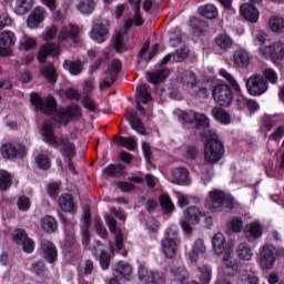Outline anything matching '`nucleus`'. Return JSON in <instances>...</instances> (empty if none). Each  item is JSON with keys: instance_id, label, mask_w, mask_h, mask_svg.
Returning <instances> with one entry per match:
<instances>
[{"instance_id": "f257e3e1", "label": "nucleus", "mask_w": 284, "mask_h": 284, "mask_svg": "<svg viewBox=\"0 0 284 284\" xmlns=\"http://www.w3.org/2000/svg\"><path fill=\"white\" fill-rule=\"evenodd\" d=\"M30 101L31 105H34L37 110L42 111L48 116H52V120L58 125H68L70 121H79L82 116L81 106L77 104L57 110V99L52 95L43 100L39 94L31 93Z\"/></svg>"}, {"instance_id": "f03ea898", "label": "nucleus", "mask_w": 284, "mask_h": 284, "mask_svg": "<svg viewBox=\"0 0 284 284\" xmlns=\"http://www.w3.org/2000/svg\"><path fill=\"white\" fill-rule=\"evenodd\" d=\"M42 134L45 143L52 145V148H59L60 154L68 161L70 172H72V174H79L77 172V168H74V163L72 162V159L77 156V146L74 145V142L70 141V138L65 135L57 138V135H54V124L50 120L43 121Z\"/></svg>"}, {"instance_id": "7ed1b4c3", "label": "nucleus", "mask_w": 284, "mask_h": 284, "mask_svg": "<svg viewBox=\"0 0 284 284\" xmlns=\"http://www.w3.org/2000/svg\"><path fill=\"white\" fill-rule=\"evenodd\" d=\"M201 139L205 140L204 159L210 165H215L225 155V145L219 140V135L212 130L201 133Z\"/></svg>"}, {"instance_id": "20e7f679", "label": "nucleus", "mask_w": 284, "mask_h": 284, "mask_svg": "<svg viewBox=\"0 0 284 284\" xmlns=\"http://www.w3.org/2000/svg\"><path fill=\"white\" fill-rule=\"evenodd\" d=\"M205 207L210 212H225V210H234V197L219 189L209 192Z\"/></svg>"}, {"instance_id": "39448f33", "label": "nucleus", "mask_w": 284, "mask_h": 284, "mask_svg": "<svg viewBox=\"0 0 284 284\" xmlns=\"http://www.w3.org/2000/svg\"><path fill=\"white\" fill-rule=\"evenodd\" d=\"M179 243H181L179 229L172 225L166 230V236L161 242L162 252L166 258H174L176 256Z\"/></svg>"}, {"instance_id": "423d86ee", "label": "nucleus", "mask_w": 284, "mask_h": 284, "mask_svg": "<svg viewBox=\"0 0 284 284\" xmlns=\"http://www.w3.org/2000/svg\"><path fill=\"white\" fill-rule=\"evenodd\" d=\"M105 223L111 234H114V244L110 242L111 252H116L118 254H122V256H128V251L123 250L125 247V244L123 243V233L121 232V229L116 227V220L108 215L105 217Z\"/></svg>"}, {"instance_id": "0eeeda50", "label": "nucleus", "mask_w": 284, "mask_h": 284, "mask_svg": "<svg viewBox=\"0 0 284 284\" xmlns=\"http://www.w3.org/2000/svg\"><path fill=\"white\" fill-rule=\"evenodd\" d=\"M212 95L215 103L222 108H230V105H232V101L234 100L232 88H230L227 84H217L213 89Z\"/></svg>"}, {"instance_id": "6e6552de", "label": "nucleus", "mask_w": 284, "mask_h": 284, "mask_svg": "<svg viewBox=\"0 0 284 284\" xmlns=\"http://www.w3.org/2000/svg\"><path fill=\"white\" fill-rule=\"evenodd\" d=\"M201 211L196 206H190L183 212V220L180 225L185 234H192V225H199Z\"/></svg>"}, {"instance_id": "1a4fd4ad", "label": "nucleus", "mask_w": 284, "mask_h": 284, "mask_svg": "<svg viewBox=\"0 0 284 284\" xmlns=\"http://www.w3.org/2000/svg\"><path fill=\"white\" fill-rule=\"evenodd\" d=\"M119 72H121V60H113L105 71L106 78L100 80L99 89L101 92H104L108 88H112L116 77H119Z\"/></svg>"}, {"instance_id": "9d476101", "label": "nucleus", "mask_w": 284, "mask_h": 284, "mask_svg": "<svg viewBox=\"0 0 284 284\" xmlns=\"http://www.w3.org/2000/svg\"><path fill=\"white\" fill-rule=\"evenodd\" d=\"M276 247L272 244H264L260 248V265L263 270H272L276 263Z\"/></svg>"}, {"instance_id": "9b49d317", "label": "nucleus", "mask_w": 284, "mask_h": 284, "mask_svg": "<svg viewBox=\"0 0 284 284\" xmlns=\"http://www.w3.org/2000/svg\"><path fill=\"white\" fill-rule=\"evenodd\" d=\"M138 276L141 283L144 284H164L165 277L163 273L153 272L145 267L144 265H140L138 268Z\"/></svg>"}, {"instance_id": "f8f14e48", "label": "nucleus", "mask_w": 284, "mask_h": 284, "mask_svg": "<svg viewBox=\"0 0 284 284\" xmlns=\"http://www.w3.org/2000/svg\"><path fill=\"white\" fill-rule=\"evenodd\" d=\"M12 241L17 245H21L26 254H32L34 252V247L37 244H34L32 239L28 237V233H26V230L18 229L13 231Z\"/></svg>"}, {"instance_id": "ddd939ff", "label": "nucleus", "mask_w": 284, "mask_h": 284, "mask_svg": "<svg viewBox=\"0 0 284 284\" xmlns=\"http://www.w3.org/2000/svg\"><path fill=\"white\" fill-rule=\"evenodd\" d=\"M109 26L106 21L95 22L90 31L91 39L97 43H105L110 37Z\"/></svg>"}, {"instance_id": "4468645a", "label": "nucleus", "mask_w": 284, "mask_h": 284, "mask_svg": "<svg viewBox=\"0 0 284 284\" xmlns=\"http://www.w3.org/2000/svg\"><path fill=\"white\" fill-rule=\"evenodd\" d=\"M40 250L47 263H57V260L59 258V252L57 251V246L52 241L42 239L40 241Z\"/></svg>"}, {"instance_id": "2eb2a0df", "label": "nucleus", "mask_w": 284, "mask_h": 284, "mask_svg": "<svg viewBox=\"0 0 284 284\" xmlns=\"http://www.w3.org/2000/svg\"><path fill=\"white\" fill-rule=\"evenodd\" d=\"M17 43V36L12 31H3L0 34V57H10L12 50L11 45Z\"/></svg>"}, {"instance_id": "dca6fc26", "label": "nucleus", "mask_w": 284, "mask_h": 284, "mask_svg": "<svg viewBox=\"0 0 284 284\" xmlns=\"http://www.w3.org/2000/svg\"><path fill=\"white\" fill-rule=\"evenodd\" d=\"M261 54L263 57H270L274 61H283L284 59V44L282 42H274L270 47L260 48Z\"/></svg>"}, {"instance_id": "f3484780", "label": "nucleus", "mask_w": 284, "mask_h": 284, "mask_svg": "<svg viewBox=\"0 0 284 284\" xmlns=\"http://www.w3.org/2000/svg\"><path fill=\"white\" fill-rule=\"evenodd\" d=\"M152 101V92L150 91V85L142 84L138 87V100H136V110L145 116V109L141 105V103H150Z\"/></svg>"}, {"instance_id": "a211bd4d", "label": "nucleus", "mask_w": 284, "mask_h": 284, "mask_svg": "<svg viewBox=\"0 0 284 284\" xmlns=\"http://www.w3.org/2000/svg\"><path fill=\"white\" fill-rule=\"evenodd\" d=\"M61 54V47L55 43H47L40 47L38 53V61L45 63L48 57H59Z\"/></svg>"}, {"instance_id": "6ab92c4d", "label": "nucleus", "mask_w": 284, "mask_h": 284, "mask_svg": "<svg viewBox=\"0 0 284 284\" xmlns=\"http://www.w3.org/2000/svg\"><path fill=\"white\" fill-rule=\"evenodd\" d=\"M60 210L67 214H77L78 205L72 194L63 193L58 199Z\"/></svg>"}, {"instance_id": "aec40b11", "label": "nucleus", "mask_w": 284, "mask_h": 284, "mask_svg": "<svg viewBox=\"0 0 284 284\" xmlns=\"http://www.w3.org/2000/svg\"><path fill=\"white\" fill-rule=\"evenodd\" d=\"M251 83L250 92L253 97H261V94L267 92V81L263 75L255 74L251 77Z\"/></svg>"}, {"instance_id": "412c9836", "label": "nucleus", "mask_w": 284, "mask_h": 284, "mask_svg": "<svg viewBox=\"0 0 284 284\" xmlns=\"http://www.w3.org/2000/svg\"><path fill=\"white\" fill-rule=\"evenodd\" d=\"M48 16V11L44 8L38 7L28 17L27 24L29 28L34 30V28H39V24L43 23L45 17Z\"/></svg>"}, {"instance_id": "4be33fe9", "label": "nucleus", "mask_w": 284, "mask_h": 284, "mask_svg": "<svg viewBox=\"0 0 284 284\" xmlns=\"http://www.w3.org/2000/svg\"><path fill=\"white\" fill-rule=\"evenodd\" d=\"M77 37H79V28L72 24H69V26L62 27L58 36V41L60 43H63V41H68V39H71L73 43H77Z\"/></svg>"}, {"instance_id": "5701e85b", "label": "nucleus", "mask_w": 284, "mask_h": 284, "mask_svg": "<svg viewBox=\"0 0 284 284\" xmlns=\"http://www.w3.org/2000/svg\"><path fill=\"white\" fill-rule=\"evenodd\" d=\"M125 119L130 122V125L133 130H136L139 134L145 136V126H143V122H141V118L136 114L135 111L126 110Z\"/></svg>"}, {"instance_id": "b1692460", "label": "nucleus", "mask_w": 284, "mask_h": 284, "mask_svg": "<svg viewBox=\"0 0 284 284\" xmlns=\"http://www.w3.org/2000/svg\"><path fill=\"white\" fill-rule=\"evenodd\" d=\"M114 276L118 278H125V281H130V276L132 275V266L124 261H120L116 265L112 267Z\"/></svg>"}, {"instance_id": "393cba45", "label": "nucleus", "mask_w": 284, "mask_h": 284, "mask_svg": "<svg viewBox=\"0 0 284 284\" xmlns=\"http://www.w3.org/2000/svg\"><path fill=\"white\" fill-rule=\"evenodd\" d=\"M82 221L84 225V231L82 235L83 245H90V225L92 223V213H90V209H84L82 214Z\"/></svg>"}, {"instance_id": "a878e982", "label": "nucleus", "mask_w": 284, "mask_h": 284, "mask_svg": "<svg viewBox=\"0 0 284 284\" xmlns=\"http://www.w3.org/2000/svg\"><path fill=\"white\" fill-rule=\"evenodd\" d=\"M212 245L215 254L217 256H221V254H225L227 251H231L232 248L225 246V235L223 233H216L213 236Z\"/></svg>"}, {"instance_id": "bb28decb", "label": "nucleus", "mask_w": 284, "mask_h": 284, "mask_svg": "<svg viewBox=\"0 0 284 284\" xmlns=\"http://www.w3.org/2000/svg\"><path fill=\"white\" fill-rule=\"evenodd\" d=\"M171 176L172 183H175V185H186L190 171L185 168H176L172 171Z\"/></svg>"}, {"instance_id": "cd10ccee", "label": "nucleus", "mask_w": 284, "mask_h": 284, "mask_svg": "<svg viewBox=\"0 0 284 284\" xmlns=\"http://www.w3.org/2000/svg\"><path fill=\"white\" fill-rule=\"evenodd\" d=\"M34 6V0H16L13 6V12L16 14H28L30 10H32V7Z\"/></svg>"}, {"instance_id": "c85d7f7f", "label": "nucleus", "mask_w": 284, "mask_h": 284, "mask_svg": "<svg viewBox=\"0 0 284 284\" xmlns=\"http://www.w3.org/2000/svg\"><path fill=\"white\" fill-rule=\"evenodd\" d=\"M50 156H52V152H50L49 150H43L40 154L36 156V163L40 168V170H50L52 165Z\"/></svg>"}, {"instance_id": "c756f323", "label": "nucleus", "mask_w": 284, "mask_h": 284, "mask_svg": "<svg viewBox=\"0 0 284 284\" xmlns=\"http://www.w3.org/2000/svg\"><path fill=\"white\" fill-rule=\"evenodd\" d=\"M197 12L201 17H204V19L212 20L219 17V8L212 3H207L197 8Z\"/></svg>"}, {"instance_id": "7c9ffc66", "label": "nucleus", "mask_w": 284, "mask_h": 284, "mask_svg": "<svg viewBox=\"0 0 284 284\" xmlns=\"http://www.w3.org/2000/svg\"><path fill=\"white\" fill-rule=\"evenodd\" d=\"M234 63L237 68H247L250 65V52L239 49L234 52Z\"/></svg>"}, {"instance_id": "2f4dec72", "label": "nucleus", "mask_w": 284, "mask_h": 284, "mask_svg": "<svg viewBox=\"0 0 284 284\" xmlns=\"http://www.w3.org/2000/svg\"><path fill=\"white\" fill-rule=\"evenodd\" d=\"M212 115L214 116L215 121L223 123V125H230L232 123V116L222 108H213Z\"/></svg>"}, {"instance_id": "473e14b6", "label": "nucleus", "mask_w": 284, "mask_h": 284, "mask_svg": "<svg viewBox=\"0 0 284 284\" xmlns=\"http://www.w3.org/2000/svg\"><path fill=\"white\" fill-rule=\"evenodd\" d=\"M148 81L156 85V83H161V81H165L170 77V70L161 69L154 72H148Z\"/></svg>"}, {"instance_id": "72a5a7b5", "label": "nucleus", "mask_w": 284, "mask_h": 284, "mask_svg": "<svg viewBox=\"0 0 284 284\" xmlns=\"http://www.w3.org/2000/svg\"><path fill=\"white\" fill-rule=\"evenodd\" d=\"M103 174L115 179L125 176V166L123 164H110L103 170Z\"/></svg>"}, {"instance_id": "f704fd0d", "label": "nucleus", "mask_w": 284, "mask_h": 284, "mask_svg": "<svg viewBox=\"0 0 284 284\" xmlns=\"http://www.w3.org/2000/svg\"><path fill=\"white\" fill-rule=\"evenodd\" d=\"M41 227L43 232H47V234H54L57 230L59 229V225L57 224V220L50 215H47L41 219Z\"/></svg>"}, {"instance_id": "c9c22d12", "label": "nucleus", "mask_w": 284, "mask_h": 284, "mask_svg": "<svg viewBox=\"0 0 284 284\" xmlns=\"http://www.w3.org/2000/svg\"><path fill=\"white\" fill-rule=\"evenodd\" d=\"M62 65L64 70H68V72H70V74H73L74 77L83 72V63H81V60H65Z\"/></svg>"}, {"instance_id": "e433bc0d", "label": "nucleus", "mask_w": 284, "mask_h": 284, "mask_svg": "<svg viewBox=\"0 0 284 284\" xmlns=\"http://www.w3.org/2000/svg\"><path fill=\"white\" fill-rule=\"evenodd\" d=\"M41 74L47 79V81H49V83H57V79H59L54 64L43 65L41 68Z\"/></svg>"}, {"instance_id": "4c0bfd02", "label": "nucleus", "mask_w": 284, "mask_h": 284, "mask_svg": "<svg viewBox=\"0 0 284 284\" xmlns=\"http://www.w3.org/2000/svg\"><path fill=\"white\" fill-rule=\"evenodd\" d=\"M187 57V49H181V51H176L175 53H171L162 59L161 64L168 65L170 61L173 59L176 63H181Z\"/></svg>"}, {"instance_id": "58836bf2", "label": "nucleus", "mask_w": 284, "mask_h": 284, "mask_svg": "<svg viewBox=\"0 0 284 284\" xmlns=\"http://www.w3.org/2000/svg\"><path fill=\"white\" fill-rule=\"evenodd\" d=\"M268 26L272 32L283 34L284 32V19L278 16H273L268 19Z\"/></svg>"}, {"instance_id": "ea45409f", "label": "nucleus", "mask_w": 284, "mask_h": 284, "mask_svg": "<svg viewBox=\"0 0 284 284\" xmlns=\"http://www.w3.org/2000/svg\"><path fill=\"white\" fill-rule=\"evenodd\" d=\"M12 186V174L6 170H0V190L6 192Z\"/></svg>"}, {"instance_id": "a19ab883", "label": "nucleus", "mask_w": 284, "mask_h": 284, "mask_svg": "<svg viewBox=\"0 0 284 284\" xmlns=\"http://www.w3.org/2000/svg\"><path fill=\"white\" fill-rule=\"evenodd\" d=\"M94 0H79L77 9L82 14H92L94 12Z\"/></svg>"}, {"instance_id": "79ce46f5", "label": "nucleus", "mask_w": 284, "mask_h": 284, "mask_svg": "<svg viewBox=\"0 0 284 284\" xmlns=\"http://www.w3.org/2000/svg\"><path fill=\"white\" fill-rule=\"evenodd\" d=\"M215 43L217 47L221 48V50H230V48H232V45H234V41L232 40V38H230V36L227 34H219L215 38Z\"/></svg>"}, {"instance_id": "37998d69", "label": "nucleus", "mask_w": 284, "mask_h": 284, "mask_svg": "<svg viewBox=\"0 0 284 284\" xmlns=\"http://www.w3.org/2000/svg\"><path fill=\"white\" fill-rule=\"evenodd\" d=\"M1 155L4 159H17L19 155V149L10 143L3 144L1 148Z\"/></svg>"}, {"instance_id": "c03bdc74", "label": "nucleus", "mask_w": 284, "mask_h": 284, "mask_svg": "<svg viewBox=\"0 0 284 284\" xmlns=\"http://www.w3.org/2000/svg\"><path fill=\"white\" fill-rule=\"evenodd\" d=\"M223 265L225 267V270H231L232 272H226V274L229 276H234V270H236V263H234L232 261V250L231 251H226L225 253H223Z\"/></svg>"}, {"instance_id": "a18cd8bd", "label": "nucleus", "mask_w": 284, "mask_h": 284, "mask_svg": "<svg viewBox=\"0 0 284 284\" xmlns=\"http://www.w3.org/2000/svg\"><path fill=\"white\" fill-rule=\"evenodd\" d=\"M174 281L180 284H185V278H187V270L184 266H178L171 270Z\"/></svg>"}, {"instance_id": "49530a36", "label": "nucleus", "mask_w": 284, "mask_h": 284, "mask_svg": "<svg viewBox=\"0 0 284 284\" xmlns=\"http://www.w3.org/2000/svg\"><path fill=\"white\" fill-rule=\"evenodd\" d=\"M199 272L202 284H209L212 281V266L205 264L199 267Z\"/></svg>"}, {"instance_id": "de8ad7c7", "label": "nucleus", "mask_w": 284, "mask_h": 284, "mask_svg": "<svg viewBox=\"0 0 284 284\" xmlns=\"http://www.w3.org/2000/svg\"><path fill=\"white\" fill-rule=\"evenodd\" d=\"M116 144L126 148V150H130L131 152L136 150V140H134V138H116Z\"/></svg>"}, {"instance_id": "09e8293b", "label": "nucleus", "mask_w": 284, "mask_h": 284, "mask_svg": "<svg viewBox=\"0 0 284 284\" xmlns=\"http://www.w3.org/2000/svg\"><path fill=\"white\" fill-rule=\"evenodd\" d=\"M181 81L183 85H186V88H194L196 84V74L192 71H184L181 74Z\"/></svg>"}, {"instance_id": "8fccbe9b", "label": "nucleus", "mask_w": 284, "mask_h": 284, "mask_svg": "<svg viewBox=\"0 0 284 284\" xmlns=\"http://www.w3.org/2000/svg\"><path fill=\"white\" fill-rule=\"evenodd\" d=\"M160 205L162 207V211L165 214H172V211L174 210V203H172V200L168 195H161L160 196Z\"/></svg>"}, {"instance_id": "3c124183", "label": "nucleus", "mask_w": 284, "mask_h": 284, "mask_svg": "<svg viewBox=\"0 0 284 284\" xmlns=\"http://www.w3.org/2000/svg\"><path fill=\"white\" fill-rule=\"evenodd\" d=\"M195 125L196 128H203V132L210 130L207 129L210 128V118L203 113H195Z\"/></svg>"}, {"instance_id": "603ef678", "label": "nucleus", "mask_w": 284, "mask_h": 284, "mask_svg": "<svg viewBox=\"0 0 284 284\" xmlns=\"http://www.w3.org/2000/svg\"><path fill=\"white\" fill-rule=\"evenodd\" d=\"M251 239H261L263 236V226L258 222H252L250 225Z\"/></svg>"}, {"instance_id": "864d4df0", "label": "nucleus", "mask_w": 284, "mask_h": 284, "mask_svg": "<svg viewBox=\"0 0 284 284\" xmlns=\"http://www.w3.org/2000/svg\"><path fill=\"white\" fill-rule=\"evenodd\" d=\"M170 42L173 48H176V45H181L183 41V33L181 32V29H174L170 32Z\"/></svg>"}, {"instance_id": "5fc2aeb1", "label": "nucleus", "mask_w": 284, "mask_h": 284, "mask_svg": "<svg viewBox=\"0 0 284 284\" xmlns=\"http://www.w3.org/2000/svg\"><path fill=\"white\" fill-rule=\"evenodd\" d=\"M134 17L133 18H129L125 23H124V28L128 30V28L132 27V26H143V17H141V13H139V11H136L134 9Z\"/></svg>"}, {"instance_id": "6e6d98bb", "label": "nucleus", "mask_w": 284, "mask_h": 284, "mask_svg": "<svg viewBox=\"0 0 284 284\" xmlns=\"http://www.w3.org/2000/svg\"><path fill=\"white\" fill-rule=\"evenodd\" d=\"M220 75L226 79L231 85H233L235 92H241V87L239 85V82H236V79L230 72H227L225 69L220 70Z\"/></svg>"}, {"instance_id": "4d7b16f0", "label": "nucleus", "mask_w": 284, "mask_h": 284, "mask_svg": "<svg viewBox=\"0 0 284 284\" xmlns=\"http://www.w3.org/2000/svg\"><path fill=\"white\" fill-rule=\"evenodd\" d=\"M37 45V40L24 36L20 39V50H32Z\"/></svg>"}, {"instance_id": "13d9d810", "label": "nucleus", "mask_w": 284, "mask_h": 284, "mask_svg": "<svg viewBox=\"0 0 284 284\" xmlns=\"http://www.w3.org/2000/svg\"><path fill=\"white\" fill-rule=\"evenodd\" d=\"M112 45L115 52H125V50H128L123 43V36L121 33L115 34L112 41Z\"/></svg>"}, {"instance_id": "bf43d9fd", "label": "nucleus", "mask_w": 284, "mask_h": 284, "mask_svg": "<svg viewBox=\"0 0 284 284\" xmlns=\"http://www.w3.org/2000/svg\"><path fill=\"white\" fill-rule=\"evenodd\" d=\"M253 41L257 45H261V48L263 50H265V48H263V45H265V41H267V33H265V31H261V30L254 31L253 32Z\"/></svg>"}, {"instance_id": "052dcab7", "label": "nucleus", "mask_w": 284, "mask_h": 284, "mask_svg": "<svg viewBox=\"0 0 284 284\" xmlns=\"http://www.w3.org/2000/svg\"><path fill=\"white\" fill-rule=\"evenodd\" d=\"M17 205L20 212H28V210H30V206L32 205V202H30V197L21 195L20 197H18Z\"/></svg>"}, {"instance_id": "680f3d73", "label": "nucleus", "mask_w": 284, "mask_h": 284, "mask_svg": "<svg viewBox=\"0 0 284 284\" xmlns=\"http://www.w3.org/2000/svg\"><path fill=\"white\" fill-rule=\"evenodd\" d=\"M237 255L241 261H250V246L247 243H242L237 246Z\"/></svg>"}, {"instance_id": "e2e57ef3", "label": "nucleus", "mask_w": 284, "mask_h": 284, "mask_svg": "<svg viewBox=\"0 0 284 284\" xmlns=\"http://www.w3.org/2000/svg\"><path fill=\"white\" fill-rule=\"evenodd\" d=\"M263 75L268 81V83H272L273 85H276L278 83V74L273 69H265L263 71Z\"/></svg>"}, {"instance_id": "0e129e2a", "label": "nucleus", "mask_w": 284, "mask_h": 284, "mask_svg": "<svg viewBox=\"0 0 284 284\" xmlns=\"http://www.w3.org/2000/svg\"><path fill=\"white\" fill-rule=\"evenodd\" d=\"M94 227H95V232L100 239H105L108 236V229L103 224V221L95 220Z\"/></svg>"}, {"instance_id": "69168bd1", "label": "nucleus", "mask_w": 284, "mask_h": 284, "mask_svg": "<svg viewBox=\"0 0 284 284\" xmlns=\"http://www.w3.org/2000/svg\"><path fill=\"white\" fill-rule=\"evenodd\" d=\"M179 207H187L190 205V196L180 191L175 192Z\"/></svg>"}, {"instance_id": "338daca9", "label": "nucleus", "mask_w": 284, "mask_h": 284, "mask_svg": "<svg viewBox=\"0 0 284 284\" xmlns=\"http://www.w3.org/2000/svg\"><path fill=\"white\" fill-rule=\"evenodd\" d=\"M100 265L102 270H110V253L101 251L99 256Z\"/></svg>"}, {"instance_id": "774afa93", "label": "nucleus", "mask_w": 284, "mask_h": 284, "mask_svg": "<svg viewBox=\"0 0 284 284\" xmlns=\"http://www.w3.org/2000/svg\"><path fill=\"white\" fill-rule=\"evenodd\" d=\"M32 272H34L37 276H45V263L42 261L33 263Z\"/></svg>"}]
</instances>
